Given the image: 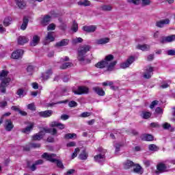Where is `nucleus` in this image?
<instances>
[{"mask_svg": "<svg viewBox=\"0 0 175 175\" xmlns=\"http://www.w3.org/2000/svg\"><path fill=\"white\" fill-rule=\"evenodd\" d=\"M113 59H114V56L113 55H108L105 56L104 60L96 64V68H99L100 69L107 68V70L111 72V70H114V66L117 65V61L112 62Z\"/></svg>", "mask_w": 175, "mask_h": 175, "instance_id": "nucleus-1", "label": "nucleus"}, {"mask_svg": "<svg viewBox=\"0 0 175 175\" xmlns=\"http://www.w3.org/2000/svg\"><path fill=\"white\" fill-rule=\"evenodd\" d=\"M0 92L6 93V87L10 84L12 79L9 77V71L3 70L0 72Z\"/></svg>", "mask_w": 175, "mask_h": 175, "instance_id": "nucleus-2", "label": "nucleus"}, {"mask_svg": "<svg viewBox=\"0 0 175 175\" xmlns=\"http://www.w3.org/2000/svg\"><path fill=\"white\" fill-rule=\"evenodd\" d=\"M91 50V46L90 45H82L78 49V57L77 59L81 62H84L85 61L86 64H90L91 60L90 59H85V54Z\"/></svg>", "mask_w": 175, "mask_h": 175, "instance_id": "nucleus-3", "label": "nucleus"}, {"mask_svg": "<svg viewBox=\"0 0 175 175\" xmlns=\"http://www.w3.org/2000/svg\"><path fill=\"white\" fill-rule=\"evenodd\" d=\"M75 95L87 94L90 92V88L87 86H79L77 90H73Z\"/></svg>", "mask_w": 175, "mask_h": 175, "instance_id": "nucleus-4", "label": "nucleus"}, {"mask_svg": "<svg viewBox=\"0 0 175 175\" xmlns=\"http://www.w3.org/2000/svg\"><path fill=\"white\" fill-rule=\"evenodd\" d=\"M133 62H135V57H133V56H131L129 57L125 62L120 64V68L122 69H126V68H129V66H131V65H132Z\"/></svg>", "mask_w": 175, "mask_h": 175, "instance_id": "nucleus-5", "label": "nucleus"}, {"mask_svg": "<svg viewBox=\"0 0 175 175\" xmlns=\"http://www.w3.org/2000/svg\"><path fill=\"white\" fill-rule=\"evenodd\" d=\"M55 157H57V154H53V153H47L45 152L42 155V158H43L44 159H46V161H49L50 162H55V161H57V159H54L55 158Z\"/></svg>", "mask_w": 175, "mask_h": 175, "instance_id": "nucleus-6", "label": "nucleus"}, {"mask_svg": "<svg viewBox=\"0 0 175 175\" xmlns=\"http://www.w3.org/2000/svg\"><path fill=\"white\" fill-rule=\"evenodd\" d=\"M33 126H35V123L29 122V125L27 127L22 129L21 132L29 135V133H31V131L33 129Z\"/></svg>", "mask_w": 175, "mask_h": 175, "instance_id": "nucleus-7", "label": "nucleus"}, {"mask_svg": "<svg viewBox=\"0 0 175 175\" xmlns=\"http://www.w3.org/2000/svg\"><path fill=\"white\" fill-rule=\"evenodd\" d=\"M44 135H46V133L44 131V129H43L38 133H36V135L32 136V140H34V141L42 140V139H43V136H44Z\"/></svg>", "mask_w": 175, "mask_h": 175, "instance_id": "nucleus-8", "label": "nucleus"}, {"mask_svg": "<svg viewBox=\"0 0 175 175\" xmlns=\"http://www.w3.org/2000/svg\"><path fill=\"white\" fill-rule=\"evenodd\" d=\"M23 54H24V51L18 49L12 53L11 57L13 59H18V58H21V57H23Z\"/></svg>", "mask_w": 175, "mask_h": 175, "instance_id": "nucleus-9", "label": "nucleus"}, {"mask_svg": "<svg viewBox=\"0 0 175 175\" xmlns=\"http://www.w3.org/2000/svg\"><path fill=\"white\" fill-rule=\"evenodd\" d=\"M152 72H154V68L151 66L146 67V72L144 75V79H150L152 75Z\"/></svg>", "mask_w": 175, "mask_h": 175, "instance_id": "nucleus-10", "label": "nucleus"}, {"mask_svg": "<svg viewBox=\"0 0 175 175\" xmlns=\"http://www.w3.org/2000/svg\"><path fill=\"white\" fill-rule=\"evenodd\" d=\"M170 23V20L166 18V19H163L161 21H159L156 22V27H158V28H163L165 25L169 24Z\"/></svg>", "mask_w": 175, "mask_h": 175, "instance_id": "nucleus-11", "label": "nucleus"}, {"mask_svg": "<svg viewBox=\"0 0 175 175\" xmlns=\"http://www.w3.org/2000/svg\"><path fill=\"white\" fill-rule=\"evenodd\" d=\"M175 40V34L168 36L162 38L161 43H170L174 42Z\"/></svg>", "mask_w": 175, "mask_h": 175, "instance_id": "nucleus-12", "label": "nucleus"}, {"mask_svg": "<svg viewBox=\"0 0 175 175\" xmlns=\"http://www.w3.org/2000/svg\"><path fill=\"white\" fill-rule=\"evenodd\" d=\"M38 115L40 117H43V118H47L49 117H51L53 116V111L52 110H46L44 111L38 112Z\"/></svg>", "mask_w": 175, "mask_h": 175, "instance_id": "nucleus-13", "label": "nucleus"}, {"mask_svg": "<svg viewBox=\"0 0 175 175\" xmlns=\"http://www.w3.org/2000/svg\"><path fill=\"white\" fill-rule=\"evenodd\" d=\"M39 42H40V37L38 35L33 36L31 41L30 42V46L35 47V46H38V44H39Z\"/></svg>", "mask_w": 175, "mask_h": 175, "instance_id": "nucleus-14", "label": "nucleus"}, {"mask_svg": "<svg viewBox=\"0 0 175 175\" xmlns=\"http://www.w3.org/2000/svg\"><path fill=\"white\" fill-rule=\"evenodd\" d=\"M93 91L99 96H105V90L99 86H96L92 88Z\"/></svg>", "mask_w": 175, "mask_h": 175, "instance_id": "nucleus-15", "label": "nucleus"}, {"mask_svg": "<svg viewBox=\"0 0 175 175\" xmlns=\"http://www.w3.org/2000/svg\"><path fill=\"white\" fill-rule=\"evenodd\" d=\"M157 169L160 173H165V172H167V170H166V169H167V167L163 163H159L157 165Z\"/></svg>", "mask_w": 175, "mask_h": 175, "instance_id": "nucleus-16", "label": "nucleus"}, {"mask_svg": "<svg viewBox=\"0 0 175 175\" xmlns=\"http://www.w3.org/2000/svg\"><path fill=\"white\" fill-rule=\"evenodd\" d=\"M49 126H51V128H54L57 126V128H59V129H65V124L59 123L58 122H52L49 124Z\"/></svg>", "mask_w": 175, "mask_h": 175, "instance_id": "nucleus-17", "label": "nucleus"}, {"mask_svg": "<svg viewBox=\"0 0 175 175\" xmlns=\"http://www.w3.org/2000/svg\"><path fill=\"white\" fill-rule=\"evenodd\" d=\"M15 3L19 9H25L27 8V3L24 0H15Z\"/></svg>", "mask_w": 175, "mask_h": 175, "instance_id": "nucleus-18", "label": "nucleus"}, {"mask_svg": "<svg viewBox=\"0 0 175 175\" xmlns=\"http://www.w3.org/2000/svg\"><path fill=\"white\" fill-rule=\"evenodd\" d=\"M83 29L85 32H95L96 31V26L95 25H90V26H83Z\"/></svg>", "mask_w": 175, "mask_h": 175, "instance_id": "nucleus-19", "label": "nucleus"}, {"mask_svg": "<svg viewBox=\"0 0 175 175\" xmlns=\"http://www.w3.org/2000/svg\"><path fill=\"white\" fill-rule=\"evenodd\" d=\"M14 127V126L13 125L12 120H8L5 121V131H7L8 132H10V131H12Z\"/></svg>", "mask_w": 175, "mask_h": 175, "instance_id": "nucleus-20", "label": "nucleus"}, {"mask_svg": "<svg viewBox=\"0 0 175 175\" xmlns=\"http://www.w3.org/2000/svg\"><path fill=\"white\" fill-rule=\"evenodd\" d=\"M141 138L145 142H152V140H154V136L150 134H143Z\"/></svg>", "mask_w": 175, "mask_h": 175, "instance_id": "nucleus-21", "label": "nucleus"}, {"mask_svg": "<svg viewBox=\"0 0 175 175\" xmlns=\"http://www.w3.org/2000/svg\"><path fill=\"white\" fill-rule=\"evenodd\" d=\"M123 166L124 169H131V167L135 166V163L131 160H127L123 163Z\"/></svg>", "mask_w": 175, "mask_h": 175, "instance_id": "nucleus-22", "label": "nucleus"}, {"mask_svg": "<svg viewBox=\"0 0 175 175\" xmlns=\"http://www.w3.org/2000/svg\"><path fill=\"white\" fill-rule=\"evenodd\" d=\"M69 44L68 39H63L60 42L56 43L57 47H64L65 46H68Z\"/></svg>", "mask_w": 175, "mask_h": 175, "instance_id": "nucleus-23", "label": "nucleus"}, {"mask_svg": "<svg viewBox=\"0 0 175 175\" xmlns=\"http://www.w3.org/2000/svg\"><path fill=\"white\" fill-rule=\"evenodd\" d=\"M28 23H29L28 18L24 17L23 23L21 26V29H22V31H25V29H27V27H28Z\"/></svg>", "mask_w": 175, "mask_h": 175, "instance_id": "nucleus-24", "label": "nucleus"}, {"mask_svg": "<svg viewBox=\"0 0 175 175\" xmlns=\"http://www.w3.org/2000/svg\"><path fill=\"white\" fill-rule=\"evenodd\" d=\"M50 21H51V16L49 15H45L41 21V24L42 25H47Z\"/></svg>", "mask_w": 175, "mask_h": 175, "instance_id": "nucleus-25", "label": "nucleus"}, {"mask_svg": "<svg viewBox=\"0 0 175 175\" xmlns=\"http://www.w3.org/2000/svg\"><path fill=\"white\" fill-rule=\"evenodd\" d=\"M29 41V40L28 39V38L25 36H20L18 38V44H25V43H28Z\"/></svg>", "mask_w": 175, "mask_h": 175, "instance_id": "nucleus-26", "label": "nucleus"}, {"mask_svg": "<svg viewBox=\"0 0 175 175\" xmlns=\"http://www.w3.org/2000/svg\"><path fill=\"white\" fill-rule=\"evenodd\" d=\"M94 161L98 162V163H102L105 161V155L103 154H97L94 157Z\"/></svg>", "mask_w": 175, "mask_h": 175, "instance_id": "nucleus-27", "label": "nucleus"}, {"mask_svg": "<svg viewBox=\"0 0 175 175\" xmlns=\"http://www.w3.org/2000/svg\"><path fill=\"white\" fill-rule=\"evenodd\" d=\"M137 49H138V50H142V51H147L150 50V45H147L146 44H138L137 46Z\"/></svg>", "mask_w": 175, "mask_h": 175, "instance_id": "nucleus-28", "label": "nucleus"}, {"mask_svg": "<svg viewBox=\"0 0 175 175\" xmlns=\"http://www.w3.org/2000/svg\"><path fill=\"white\" fill-rule=\"evenodd\" d=\"M110 42V38H100L96 40V44H106V43H109Z\"/></svg>", "mask_w": 175, "mask_h": 175, "instance_id": "nucleus-29", "label": "nucleus"}, {"mask_svg": "<svg viewBox=\"0 0 175 175\" xmlns=\"http://www.w3.org/2000/svg\"><path fill=\"white\" fill-rule=\"evenodd\" d=\"M100 10H103V12H111L113 7L110 5H104L100 7Z\"/></svg>", "mask_w": 175, "mask_h": 175, "instance_id": "nucleus-30", "label": "nucleus"}, {"mask_svg": "<svg viewBox=\"0 0 175 175\" xmlns=\"http://www.w3.org/2000/svg\"><path fill=\"white\" fill-rule=\"evenodd\" d=\"M152 113L151 112L146 111H142L141 117L144 118V120H148L150 117H151Z\"/></svg>", "mask_w": 175, "mask_h": 175, "instance_id": "nucleus-31", "label": "nucleus"}, {"mask_svg": "<svg viewBox=\"0 0 175 175\" xmlns=\"http://www.w3.org/2000/svg\"><path fill=\"white\" fill-rule=\"evenodd\" d=\"M44 131L45 133H51L53 136H55L57 133V129H44Z\"/></svg>", "mask_w": 175, "mask_h": 175, "instance_id": "nucleus-32", "label": "nucleus"}, {"mask_svg": "<svg viewBox=\"0 0 175 175\" xmlns=\"http://www.w3.org/2000/svg\"><path fill=\"white\" fill-rule=\"evenodd\" d=\"M133 171L135 173H137V174H143V168L139 164H137L135 167H134Z\"/></svg>", "mask_w": 175, "mask_h": 175, "instance_id": "nucleus-33", "label": "nucleus"}, {"mask_svg": "<svg viewBox=\"0 0 175 175\" xmlns=\"http://www.w3.org/2000/svg\"><path fill=\"white\" fill-rule=\"evenodd\" d=\"M53 75V71L51 70H48L46 72L42 74V78L44 80H47Z\"/></svg>", "mask_w": 175, "mask_h": 175, "instance_id": "nucleus-34", "label": "nucleus"}, {"mask_svg": "<svg viewBox=\"0 0 175 175\" xmlns=\"http://www.w3.org/2000/svg\"><path fill=\"white\" fill-rule=\"evenodd\" d=\"M87 158H88V154H87L85 150H83L79 154V159H81L82 161H85Z\"/></svg>", "mask_w": 175, "mask_h": 175, "instance_id": "nucleus-35", "label": "nucleus"}, {"mask_svg": "<svg viewBox=\"0 0 175 175\" xmlns=\"http://www.w3.org/2000/svg\"><path fill=\"white\" fill-rule=\"evenodd\" d=\"M55 38H54V36L53 35V32H48L47 36L45 38V40H49L50 42H54Z\"/></svg>", "mask_w": 175, "mask_h": 175, "instance_id": "nucleus-36", "label": "nucleus"}, {"mask_svg": "<svg viewBox=\"0 0 175 175\" xmlns=\"http://www.w3.org/2000/svg\"><path fill=\"white\" fill-rule=\"evenodd\" d=\"M77 137V135L76 133H67L64 135V139L69 140L70 139H76Z\"/></svg>", "mask_w": 175, "mask_h": 175, "instance_id": "nucleus-37", "label": "nucleus"}, {"mask_svg": "<svg viewBox=\"0 0 175 175\" xmlns=\"http://www.w3.org/2000/svg\"><path fill=\"white\" fill-rule=\"evenodd\" d=\"M72 66H73V64L71 62H67V63H64L61 66V68L62 69H67V68H72Z\"/></svg>", "mask_w": 175, "mask_h": 175, "instance_id": "nucleus-38", "label": "nucleus"}, {"mask_svg": "<svg viewBox=\"0 0 175 175\" xmlns=\"http://www.w3.org/2000/svg\"><path fill=\"white\" fill-rule=\"evenodd\" d=\"M78 5H79V6H90V5H91V3L88 0H85L83 1L78 2Z\"/></svg>", "mask_w": 175, "mask_h": 175, "instance_id": "nucleus-39", "label": "nucleus"}, {"mask_svg": "<svg viewBox=\"0 0 175 175\" xmlns=\"http://www.w3.org/2000/svg\"><path fill=\"white\" fill-rule=\"evenodd\" d=\"M148 149L150 151H158V150H159V148L155 144H150L148 146Z\"/></svg>", "mask_w": 175, "mask_h": 175, "instance_id": "nucleus-40", "label": "nucleus"}, {"mask_svg": "<svg viewBox=\"0 0 175 175\" xmlns=\"http://www.w3.org/2000/svg\"><path fill=\"white\" fill-rule=\"evenodd\" d=\"M71 29L72 31H73V32H77L79 29V25L77 24V23H76V21H73Z\"/></svg>", "mask_w": 175, "mask_h": 175, "instance_id": "nucleus-41", "label": "nucleus"}, {"mask_svg": "<svg viewBox=\"0 0 175 175\" xmlns=\"http://www.w3.org/2000/svg\"><path fill=\"white\" fill-rule=\"evenodd\" d=\"M10 21H12V18L10 17L5 18L3 21L4 27H9V25H10Z\"/></svg>", "mask_w": 175, "mask_h": 175, "instance_id": "nucleus-42", "label": "nucleus"}, {"mask_svg": "<svg viewBox=\"0 0 175 175\" xmlns=\"http://www.w3.org/2000/svg\"><path fill=\"white\" fill-rule=\"evenodd\" d=\"M27 109L29 110H31V111H35L36 110V107L35 106V103H32L27 105Z\"/></svg>", "mask_w": 175, "mask_h": 175, "instance_id": "nucleus-43", "label": "nucleus"}, {"mask_svg": "<svg viewBox=\"0 0 175 175\" xmlns=\"http://www.w3.org/2000/svg\"><path fill=\"white\" fill-rule=\"evenodd\" d=\"M142 6H148L151 5V0H141Z\"/></svg>", "mask_w": 175, "mask_h": 175, "instance_id": "nucleus-44", "label": "nucleus"}, {"mask_svg": "<svg viewBox=\"0 0 175 175\" xmlns=\"http://www.w3.org/2000/svg\"><path fill=\"white\" fill-rule=\"evenodd\" d=\"M77 152H80V148H75L74 152L71 156L72 159H75L76 157H77Z\"/></svg>", "mask_w": 175, "mask_h": 175, "instance_id": "nucleus-45", "label": "nucleus"}, {"mask_svg": "<svg viewBox=\"0 0 175 175\" xmlns=\"http://www.w3.org/2000/svg\"><path fill=\"white\" fill-rule=\"evenodd\" d=\"M55 162H56L57 167H59L60 169H64V164L62 163V161H61V160L56 159Z\"/></svg>", "mask_w": 175, "mask_h": 175, "instance_id": "nucleus-46", "label": "nucleus"}, {"mask_svg": "<svg viewBox=\"0 0 175 175\" xmlns=\"http://www.w3.org/2000/svg\"><path fill=\"white\" fill-rule=\"evenodd\" d=\"M33 69H35V67H33V66H29L27 67V70L29 75H32V73H33Z\"/></svg>", "mask_w": 175, "mask_h": 175, "instance_id": "nucleus-47", "label": "nucleus"}, {"mask_svg": "<svg viewBox=\"0 0 175 175\" xmlns=\"http://www.w3.org/2000/svg\"><path fill=\"white\" fill-rule=\"evenodd\" d=\"M83 42V38H77L72 40V43L77 44V43H81Z\"/></svg>", "mask_w": 175, "mask_h": 175, "instance_id": "nucleus-48", "label": "nucleus"}, {"mask_svg": "<svg viewBox=\"0 0 175 175\" xmlns=\"http://www.w3.org/2000/svg\"><path fill=\"white\" fill-rule=\"evenodd\" d=\"M129 3H133V5H139L140 3V0H127Z\"/></svg>", "mask_w": 175, "mask_h": 175, "instance_id": "nucleus-49", "label": "nucleus"}, {"mask_svg": "<svg viewBox=\"0 0 175 175\" xmlns=\"http://www.w3.org/2000/svg\"><path fill=\"white\" fill-rule=\"evenodd\" d=\"M16 94H18V96H20V98H21V96H24V90L18 89L17 90Z\"/></svg>", "mask_w": 175, "mask_h": 175, "instance_id": "nucleus-50", "label": "nucleus"}, {"mask_svg": "<svg viewBox=\"0 0 175 175\" xmlns=\"http://www.w3.org/2000/svg\"><path fill=\"white\" fill-rule=\"evenodd\" d=\"M54 29H55V25L54 23H51L47 27V31H54Z\"/></svg>", "mask_w": 175, "mask_h": 175, "instance_id": "nucleus-51", "label": "nucleus"}, {"mask_svg": "<svg viewBox=\"0 0 175 175\" xmlns=\"http://www.w3.org/2000/svg\"><path fill=\"white\" fill-rule=\"evenodd\" d=\"M90 116H91V113L83 112L79 116V117H81L82 118H85V117H90Z\"/></svg>", "mask_w": 175, "mask_h": 175, "instance_id": "nucleus-52", "label": "nucleus"}, {"mask_svg": "<svg viewBox=\"0 0 175 175\" xmlns=\"http://www.w3.org/2000/svg\"><path fill=\"white\" fill-rule=\"evenodd\" d=\"M68 106L69 107H76V106H77V103H76V101H70L68 103Z\"/></svg>", "mask_w": 175, "mask_h": 175, "instance_id": "nucleus-53", "label": "nucleus"}, {"mask_svg": "<svg viewBox=\"0 0 175 175\" xmlns=\"http://www.w3.org/2000/svg\"><path fill=\"white\" fill-rule=\"evenodd\" d=\"M163 129H170L172 128V125L170 124L165 122L163 124Z\"/></svg>", "mask_w": 175, "mask_h": 175, "instance_id": "nucleus-54", "label": "nucleus"}, {"mask_svg": "<svg viewBox=\"0 0 175 175\" xmlns=\"http://www.w3.org/2000/svg\"><path fill=\"white\" fill-rule=\"evenodd\" d=\"M168 87H170V85L166 82L161 83V85H160V88L163 89L168 88Z\"/></svg>", "mask_w": 175, "mask_h": 175, "instance_id": "nucleus-55", "label": "nucleus"}, {"mask_svg": "<svg viewBox=\"0 0 175 175\" xmlns=\"http://www.w3.org/2000/svg\"><path fill=\"white\" fill-rule=\"evenodd\" d=\"M66 147H76V142H70L67 143Z\"/></svg>", "mask_w": 175, "mask_h": 175, "instance_id": "nucleus-56", "label": "nucleus"}, {"mask_svg": "<svg viewBox=\"0 0 175 175\" xmlns=\"http://www.w3.org/2000/svg\"><path fill=\"white\" fill-rule=\"evenodd\" d=\"M158 103H159L158 100L152 101L150 106V109H154V107H155V106H157V105H158Z\"/></svg>", "mask_w": 175, "mask_h": 175, "instance_id": "nucleus-57", "label": "nucleus"}, {"mask_svg": "<svg viewBox=\"0 0 175 175\" xmlns=\"http://www.w3.org/2000/svg\"><path fill=\"white\" fill-rule=\"evenodd\" d=\"M155 113H157V114H162L163 113V110L161 107H157L155 109Z\"/></svg>", "mask_w": 175, "mask_h": 175, "instance_id": "nucleus-58", "label": "nucleus"}, {"mask_svg": "<svg viewBox=\"0 0 175 175\" xmlns=\"http://www.w3.org/2000/svg\"><path fill=\"white\" fill-rule=\"evenodd\" d=\"M167 55H175V50L174 49H170L167 51Z\"/></svg>", "mask_w": 175, "mask_h": 175, "instance_id": "nucleus-59", "label": "nucleus"}, {"mask_svg": "<svg viewBox=\"0 0 175 175\" xmlns=\"http://www.w3.org/2000/svg\"><path fill=\"white\" fill-rule=\"evenodd\" d=\"M69 119V116L66 114H63L61 116V120H63V121H66V120Z\"/></svg>", "mask_w": 175, "mask_h": 175, "instance_id": "nucleus-60", "label": "nucleus"}, {"mask_svg": "<svg viewBox=\"0 0 175 175\" xmlns=\"http://www.w3.org/2000/svg\"><path fill=\"white\" fill-rule=\"evenodd\" d=\"M144 164L145 165V166H146V167H148V166H150L151 165V161L144 160Z\"/></svg>", "mask_w": 175, "mask_h": 175, "instance_id": "nucleus-61", "label": "nucleus"}, {"mask_svg": "<svg viewBox=\"0 0 175 175\" xmlns=\"http://www.w3.org/2000/svg\"><path fill=\"white\" fill-rule=\"evenodd\" d=\"M103 85H104V86H107V85H113V81H106V82H104V83H103Z\"/></svg>", "mask_w": 175, "mask_h": 175, "instance_id": "nucleus-62", "label": "nucleus"}, {"mask_svg": "<svg viewBox=\"0 0 175 175\" xmlns=\"http://www.w3.org/2000/svg\"><path fill=\"white\" fill-rule=\"evenodd\" d=\"M31 147H32L33 148H40V144H31Z\"/></svg>", "mask_w": 175, "mask_h": 175, "instance_id": "nucleus-63", "label": "nucleus"}, {"mask_svg": "<svg viewBox=\"0 0 175 175\" xmlns=\"http://www.w3.org/2000/svg\"><path fill=\"white\" fill-rule=\"evenodd\" d=\"M73 173H75V170L71 169V170H69L66 173H65L64 175H70V174H73Z\"/></svg>", "mask_w": 175, "mask_h": 175, "instance_id": "nucleus-64", "label": "nucleus"}]
</instances>
